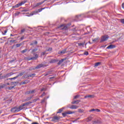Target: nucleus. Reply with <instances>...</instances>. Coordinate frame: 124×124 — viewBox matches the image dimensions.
Returning <instances> with one entry per match:
<instances>
[{"label":"nucleus","instance_id":"49","mask_svg":"<svg viewBox=\"0 0 124 124\" xmlns=\"http://www.w3.org/2000/svg\"><path fill=\"white\" fill-rule=\"evenodd\" d=\"M4 33H3V34L4 35H5V33H6V32H7V31L5 30L4 31Z\"/></svg>","mask_w":124,"mask_h":124},{"label":"nucleus","instance_id":"61","mask_svg":"<svg viewBox=\"0 0 124 124\" xmlns=\"http://www.w3.org/2000/svg\"><path fill=\"white\" fill-rule=\"evenodd\" d=\"M10 36H14V35H13V34H10Z\"/></svg>","mask_w":124,"mask_h":124},{"label":"nucleus","instance_id":"37","mask_svg":"<svg viewBox=\"0 0 124 124\" xmlns=\"http://www.w3.org/2000/svg\"><path fill=\"white\" fill-rule=\"evenodd\" d=\"M37 51V48H34L32 50V53H34L35 52H36Z\"/></svg>","mask_w":124,"mask_h":124},{"label":"nucleus","instance_id":"57","mask_svg":"<svg viewBox=\"0 0 124 124\" xmlns=\"http://www.w3.org/2000/svg\"><path fill=\"white\" fill-rule=\"evenodd\" d=\"M24 31H25V29L21 30V32H24Z\"/></svg>","mask_w":124,"mask_h":124},{"label":"nucleus","instance_id":"54","mask_svg":"<svg viewBox=\"0 0 124 124\" xmlns=\"http://www.w3.org/2000/svg\"><path fill=\"white\" fill-rule=\"evenodd\" d=\"M44 90H45V89L44 88H42L41 89V92H43V91H44Z\"/></svg>","mask_w":124,"mask_h":124},{"label":"nucleus","instance_id":"31","mask_svg":"<svg viewBox=\"0 0 124 124\" xmlns=\"http://www.w3.org/2000/svg\"><path fill=\"white\" fill-rule=\"evenodd\" d=\"M37 100H39V98H38L37 99H34L32 101V103H33V102H36V101H37Z\"/></svg>","mask_w":124,"mask_h":124},{"label":"nucleus","instance_id":"40","mask_svg":"<svg viewBox=\"0 0 124 124\" xmlns=\"http://www.w3.org/2000/svg\"><path fill=\"white\" fill-rule=\"evenodd\" d=\"M78 112H80V113H83V112H84V110H82L81 109H78Z\"/></svg>","mask_w":124,"mask_h":124},{"label":"nucleus","instance_id":"56","mask_svg":"<svg viewBox=\"0 0 124 124\" xmlns=\"http://www.w3.org/2000/svg\"><path fill=\"white\" fill-rule=\"evenodd\" d=\"M7 80H13V78H7Z\"/></svg>","mask_w":124,"mask_h":124},{"label":"nucleus","instance_id":"9","mask_svg":"<svg viewBox=\"0 0 124 124\" xmlns=\"http://www.w3.org/2000/svg\"><path fill=\"white\" fill-rule=\"evenodd\" d=\"M12 75H13V74L11 73H8L4 75V78H8V77H10V76H12Z\"/></svg>","mask_w":124,"mask_h":124},{"label":"nucleus","instance_id":"4","mask_svg":"<svg viewBox=\"0 0 124 124\" xmlns=\"http://www.w3.org/2000/svg\"><path fill=\"white\" fill-rule=\"evenodd\" d=\"M45 1H43L42 2L37 3L36 4L34 5V7H37L39 6L40 5H41V4H43V3H44Z\"/></svg>","mask_w":124,"mask_h":124},{"label":"nucleus","instance_id":"3","mask_svg":"<svg viewBox=\"0 0 124 124\" xmlns=\"http://www.w3.org/2000/svg\"><path fill=\"white\" fill-rule=\"evenodd\" d=\"M109 38L108 35L103 36L102 37L101 39V42H103L104 41H106Z\"/></svg>","mask_w":124,"mask_h":124},{"label":"nucleus","instance_id":"6","mask_svg":"<svg viewBox=\"0 0 124 124\" xmlns=\"http://www.w3.org/2000/svg\"><path fill=\"white\" fill-rule=\"evenodd\" d=\"M59 29H60V30H66L67 27L64 25H62L59 27Z\"/></svg>","mask_w":124,"mask_h":124},{"label":"nucleus","instance_id":"62","mask_svg":"<svg viewBox=\"0 0 124 124\" xmlns=\"http://www.w3.org/2000/svg\"><path fill=\"white\" fill-rule=\"evenodd\" d=\"M52 50V48H49V49H48V51H51Z\"/></svg>","mask_w":124,"mask_h":124},{"label":"nucleus","instance_id":"33","mask_svg":"<svg viewBox=\"0 0 124 124\" xmlns=\"http://www.w3.org/2000/svg\"><path fill=\"white\" fill-rule=\"evenodd\" d=\"M5 87V84H3L2 85H0V89H3Z\"/></svg>","mask_w":124,"mask_h":124},{"label":"nucleus","instance_id":"32","mask_svg":"<svg viewBox=\"0 0 124 124\" xmlns=\"http://www.w3.org/2000/svg\"><path fill=\"white\" fill-rule=\"evenodd\" d=\"M62 115L63 117H65L66 116V115H67V113L66 112L62 113Z\"/></svg>","mask_w":124,"mask_h":124},{"label":"nucleus","instance_id":"50","mask_svg":"<svg viewBox=\"0 0 124 124\" xmlns=\"http://www.w3.org/2000/svg\"><path fill=\"white\" fill-rule=\"evenodd\" d=\"M24 36H22V37H21L20 38V39H21V40H23L24 39Z\"/></svg>","mask_w":124,"mask_h":124},{"label":"nucleus","instance_id":"8","mask_svg":"<svg viewBox=\"0 0 124 124\" xmlns=\"http://www.w3.org/2000/svg\"><path fill=\"white\" fill-rule=\"evenodd\" d=\"M35 90H31V91L26 92L25 94H31V93H35Z\"/></svg>","mask_w":124,"mask_h":124},{"label":"nucleus","instance_id":"59","mask_svg":"<svg viewBox=\"0 0 124 124\" xmlns=\"http://www.w3.org/2000/svg\"><path fill=\"white\" fill-rule=\"evenodd\" d=\"M79 17H80V16H76V17H77V18H79Z\"/></svg>","mask_w":124,"mask_h":124},{"label":"nucleus","instance_id":"19","mask_svg":"<svg viewBox=\"0 0 124 124\" xmlns=\"http://www.w3.org/2000/svg\"><path fill=\"white\" fill-rule=\"evenodd\" d=\"M26 81H24L20 82V85H25V84H28V82L27 81V80Z\"/></svg>","mask_w":124,"mask_h":124},{"label":"nucleus","instance_id":"64","mask_svg":"<svg viewBox=\"0 0 124 124\" xmlns=\"http://www.w3.org/2000/svg\"><path fill=\"white\" fill-rule=\"evenodd\" d=\"M12 101V100H10L7 101H9V102H11Z\"/></svg>","mask_w":124,"mask_h":124},{"label":"nucleus","instance_id":"51","mask_svg":"<svg viewBox=\"0 0 124 124\" xmlns=\"http://www.w3.org/2000/svg\"><path fill=\"white\" fill-rule=\"evenodd\" d=\"M64 61H65L64 59H62L61 60V61H62V62H64Z\"/></svg>","mask_w":124,"mask_h":124},{"label":"nucleus","instance_id":"39","mask_svg":"<svg viewBox=\"0 0 124 124\" xmlns=\"http://www.w3.org/2000/svg\"><path fill=\"white\" fill-rule=\"evenodd\" d=\"M26 2V1H22L20 4H21V5H23V4H25V3Z\"/></svg>","mask_w":124,"mask_h":124},{"label":"nucleus","instance_id":"41","mask_svg":"<svg viewBox=\"0 0 124 124\" xmlns=\"http://www.w3.org/2000/svg\"><path fill=\"white\" fill-rule=\"evenodd\" d=\"M62 62L61 61V60H60L58 63V64L60 65V64H62Z\"/></svg>","mask_w":124,"mask_h":124},{"label":"nucleus","instance_id":"27","mask_svg":"<svg viewBox=\"0 0 124 124\" xmlns=\"http://www.w3.org/2000/svg\"><path fill=\"white\" fill-rule=\"evenodd\" d=\"M56 62H57V60L53 59V60H51L50 62V63H53Z\"/></svg>","mask_w":124,"mask_h":124},{"label":"nucleus","instance_id":"42","mask_svg":"<svg viewBox=\"0 0 124 124\" xmlns=\"http://www.w3.org/2000/svg\"><path fill=\"white\" fill-rule=\"evenodd\" d=\"M93 124H98V121L93 122Z\"/></svg>","mask_w":124,"mask_h":124},{"label":"nucleus","instance_id":"35","mask_svg":"<svg viewBox=\"0 0 124 124\" xmlns=\"http://www.w3.org/2000/svg\"><path fill=\"white\" fill-rule=\"evenodd\" d=\"M43 9H45V8H43L39 9H38L39 12H41V11H42L43 10Z\"/></svg>","mask_w":124,"mask_h":124},{"label":"nucleus","instance_id":"28","mask_svg":"<svg viewBox=\"0 0 124 124\" xmlns=\"http://www.w3.org/2000/svg\"><path fill=\"white\" fill-rule=\"evenodd\" d=\"M22 45H23V43L17 44H16V47H20V46H22Z\"/></svg>","mask_w":124,"mask_h":124},{"label":"nucleus","instance_id":"25","mask_svg":"<svg viewBox=\"0 0 124 124\" xmlns=\"http://www.w3.org/2000/svg\"><path fill=\"white\" fill-rule=\"evenodd\" d=\"M31 103H32V102H28L25 103V105H26V106H28V105H30V104H31Z\"/></svg>","mask_w":124,"mask_h":124},{"label":"nucleus","instance_id":"53","mask_svg":"<svg viewBox=\"0 0 124 124\" xmlns=\"http://www.w3.org/2000/svg\"><path fill=\"white\" fill-rule=\"evenodd\" d=\"M10 42H12V43L15 42V40H11L10 41Z\"/></svg>","mask_w":124,"mask_h":124},{"label":"nucleus","instance_id":"26","mask_svg":"<svg viewBox=\"0 0 124 124\" xmlns=\"http://www.w3.org/2000/svg\"><path fill=\"white\" fill-rule=\"evenodd\" d=\"M24 73L23 72L20 73L17 76H18V77H21V76H23Z\"/></svg>","mask_w":124,"mask_h":124},{"label":"nucleus","instance_id":"18","mask_svg":"<svg viewBox=\"0 0 124 124\" xmlns=\"http://www.w3.org/2000/svg\"><path fill=\"white\" fill-rule=\"evenodd\" d=\"M93 120V117H89L86 119V122H90Z\"/></svg>","mask_w":124,"mask_h":124},{"label":"nucleus","instance_id":"63","mask_svg":"<svg viewBox=\"0 0 124 124\" xmlns=\"http://www.w3.org/2000/svg\"><path fill=\"white\" fill-rule=\"evenodd\" d=\"M6 85H7L8 86H9L10 84L9 83H7Z\"/></svg>","mask_w":124,"mask_h":124},{"label":"nucleus","instance_id":"30","mask_svg":"<svg viewBox=\"0 0 124 124\" xmlns=\"http://www.w3.org/2000/svg\"><path fill=\"white\" fill-rule=\"evenodd\" d=\"M36 68L34 67H31L29 68V70H34Z\"/></svg>","mask_w":124,"mask_h":124},{"label":"nucleus","instance_id":"14","mask_svg":"<svg viewBox=\"0 0 124 124\" xmlns=\"http://www.w3.org/2000/svg\"><path fill=\"white\" fill-rule=\"evenodd\" d=\"M34 76H35V74H32L31 75H30L29 76H27L26 78H30V77H34Z\"/></svg>","mask_w":124,"mask_h":124},{"label":"nucleus","instance_id":"55","mask_svg":"<svg viewBox=\"0 0 124 124\" xmlns=\"http://www.w3.org/2000/svg\"><path fill=\"white\" fill-rule=\"evenodd\" d=\"M34 42V44H37V41L33 42Z\"/></svg>","mask_w":124,"mask_h":124},{"label":"nucleus","instance_id":"34","mask_svg":"<svg viewBox=\"0 0 124 124\" xmlns=\"http://www.w3.org/2000/svg\"><path fill=\"white\" fill-rule=\"evenodd\" d=\"M27 51H28V49H24L23 50H22L21 51V53H26V52H27Z\"/></svg>","mask_w":124,"mask_h":124},{"label":"nucleus","instance_id":"21","mask_svg":"<svg viewBox=\"0 0 124 124\" xmlns=\"http://www.w3.org/2000/svg\"><path fill=\"white\" fill-rule=\"evenodd\" d=\"M66 112H67V114H74V113H75V111H68Z\"/></svg>","mask_w":124,"mask_h":124},{"label":"nucleus","instance_id":"45","mask_svg":"<svg viewBox=\"0 0 124 124\" xmlns=\"http://www.w3.org/2000/svg\"><path fill=\"white\" fill-rule=\"evenodd\" d=\"M93 111H95V109L93 108L92 109H91L89 112H93Z\"/></svg>","mask_w":124,"mask_h":124},{"label":"nucleus","instance_id":"43","mask_svg":"<svg viewBox=\"0 0 124 124\" xmlns=\"http://www.w3.org/2000/svg\"><path fill=\"white\" fill-rule=\"evenodd\" d=\"M14 86H10L9 87V90H12V89H14Z\"/></svg>","mask_w":124,"mask_h":124},{"label":"nucleus","instance_id":"24","mask_svg":"<svg viewBox=\"0 0 124 124\" xmlns=\"http://www.w3.org/2000/svg\"><path fill=\"white\" fill-rule=\"evenodd\" d=\"M32 96H30L29 97H27L26 99H25V101H29V100H31V99Z\"/></svg>","mask_w":124,"mask_h":124},{"label":"nucleus","instance_id":"48","mask_svg":"<svg viewBox=\"0 0 124 124\" xmlns=\"http://www.w3.org/2000/svg\"><path fill=\"white\" fill-rule=\"evenodd\" d=\"M30 45L31 46H32L34 45V43L33 42H32L31 44H30Z\"/></svg>","mask_w":124,"mask_h":124},{"label":"nucleus","instance_id":"36","mask_svg":"<svg viewBox=\"0 0 124 124\" xmlns=\"http://www.w3.org/2000/svg\"><path fill=\"white\" fill-rule=\"evenodd\" d=\"M84 55H85L86 56H88V55H89V52L88 51L84 52Z\"/></svg>","mask_w":124,"mask_h":124},{"label":"nucleus","instance_id":"1","mask_svg":"<svg viewBox=\"0 0 124 124\" xmlns=\"http://www.w3.org/2000/svg\"><path fill=\"white\" fill-rule=\"evenodd\" d=\"M21 108L19 107H16L15 108H13L11 109V112H13V113H18V112H19V111H21Z\"/></svg>","mask_w":124,"mask_h":124},{"label":"nucleus","instance_id":"11","mask_svg":"<svg viewBox=\"0 0 124 124\" xmlns=\"http://www.w3.org/2000/svg\"><path fill=\"white\" fill-rule=\"evenodd\" d=\"M79 107L76 105H72L70 107V109H77Z\"/></svg>","mask_w":124,"mask_h":124},{"label":"nucleus","instance_id":"13","mask_svg":"<svg viewBox=\"0 0 124 124\" xmlns=\"http://www.w3.org/2000/svg\"><path fill=\"white\" fill-rule=\"evenodd\" d=\"M44 65L42 64H40L38 65L37 66L35 67L36 69H38V68H41V67H43Z\"/></svg>","mask_w":124,"mask_h":124},{"label":"nucleus","instance_id":"20","mask_svg":"<svg viewBox=\"0 0 124 124\" xmlns=\"http://www.w3.org/2000/svg\"><path fill=\"white\" fill-rule=\"evenodd\" d=\"M98 39H99V38H96L93 40V42H98Z\"/></svg>","mask_w":124,"mask_h":124},{"label":"nucleus","instance_id":"12","mask_svg":"<svg viewBox=\"0 0 124 124\" xmlns=\"http://www.w3.org/2000/svg\"><path fill=\"white\" fill-rule=\"evenodd\" d=\"M21 6V3H19L18 4H17L16 5L14 6L13 7V8H17V7H19V6Z\"/></svg>","mask_w":124,"mask_h":124},{"label":"nucleus","instance_id":"10","mask_svg":"<svg viewBox=\"0 0 124 124\" xmlns=\"http://www.w3.org/2000/svg\"><path fill=\"white\" fill-rule=\"evenodd\" d=\"M115 47H116V46L112 45H110L107 47V49H114Z\"/></svg>","mask_w":124,"mask_h":124},{"label":"nucleus","instance_id":"29","mask_svg":"<svg viewBox=\"0 0 124 124\" xmlns=\"http://www.w3.org/2000/svg\"><path fill=\"white\" fill-rule=\"evenodd\" d=\"M93 96L92 95H87L85 96H84L85 98H87L88 97H92Z\"/></svg>","mask_w":124,"mask_h":124},{"label":"nucleus","instance_id":"38","mask_svg":"<svg viewBox=\"0 0 124 124\" xmlns=\"http://www.w3.org/2000/svg\"><path fill=\"white\" fill-rule=\"evenodd\" d=\"M78 97H79V95H77L74 96V99H76V98H78Z\"/></svg>","mask_w":124,"mask_h":124},{"label":"nucleus","instance_id":"44","mask_svg":"<svg viewBox=\"0 0 124 124\" xmlns=\"http://www.w3.org/2000/svg\"><path fill=\"white\" fill-rule=\"evenodd\" d=\"M45 95V93H44L40 96V97H43Z\"/></svg>","mask_w":124,"mask_h":124},{"label":"nucleus","instance_id":"5","mask_svg":"<svg viewBox=\"0 0 124 124\" xmlns=\"http://www.w3.org/2000/svg\"><path fill=\"white\" fill-rule=\"evenodd\" d=\"M38 58V55L37 54H34V56L31 58H30L29 59H28V61H31V60H36Z\"/></svg>","mask_w":124,"mask_h":124},{"label":"nucleus","instance_id":"23","mask_svg":"<svg viewBox=\"0 0 124 124\" xmlns=\"http://www.w3.org/2000/svg\"><path fill=\"white\" fill-rule=\"evenodd\" d=\"M101 64V62H96L95 63L94 66H98V65H100V64Z\"/></svg>","mask_w":124,"mask_h":124},{"label":"nucleus","instance_id":"16","mask_svg":"<svg viewBox=\"0 0 124 124\" xmlns=\"http://www.w3.org/2000/svg\"><path fill=\"white\" fill-rule=\"evenodd\" d=\"M25 106H26V104H23L22 105H21V106H19L21 110H22L24 108V107H25Z\"/></svg>","mask_w":124,"mask_h":124},{"label":"nucleus","instance_id":"47","mask_svg":"<svg viewBox=\"0 0 124 124\" xmlns=\"http://www.w3.org/2000/svg\"><path fill=\"white\" fill-rule=\"evenodd\" d=\"M95 111H96V112H100V110L99 109H95Z\"/></svg>","mask_w":124,"mask_h":124},{"label":"nucleus","instance_id":"52","mask_svg":"<svg viewBox=\"0 0 124 124\" xmlns=\"http://www.w3.org/2000/svg\"><path fill=\"white\" fill-rule=\"evenodd\" d=\"M31 124H39L37 122H34V123H31Z\"/></svg>","mask_w":124,"mask_h":124},{"label":"nucleus","instance_id":"60","mask_svg":"<svg viewBox=\"0 0 124 124\" xmlns=\"http://www.w3.org/2000/svg\"><path fill=\"white\" fill-rule=\"evenodd\" d=\"M54 78V77L49 78V79H53Z\"/></svg>","mask_w":124,"mask_h":124},{"label":"nucleus","instance_id":"7","mask_svg":"<svg viewBox=\"0 0 124 124\" xmlns=\"http://www.w3.org/2000/svg\"><path fill=\"white\" fill-rule=\"evenodd\" d=\"M65 53H66V49H64L62 51H59L58 52V54L59 55H63V54H65Z\"/></svg>","mask_w":124,"mask_h":124},{"label":"nucleus","instance_id":"58","mask_svg":"<svg viewBox=\"0 0 124 124\" xmlns=\"http://www.w3.org/2000/svg\"><path fill=\"white\" fill-rule=\"evenodd\" d=\"M42 55H45V52H42Z\"/></svg>","mask_w":124,"mask_h":124},{"label":"nucleus","instance_id":"46","mask_svg":"<svg viewBox=\"0 0 124 124\" xmlns=\"http://www.w3.org/2000/svg\"><path fill=\"white\" fill-rule=\"evenodd\" d=\"M18 78V76H16L14 78H12L13 80H15V79H17Z\"/></svg>","mask_w":124,"mask_h":124},{"label":"nucleus","instance_id":"15","mask_svg":"<svg viewBox=\"0 0 124 124\" xmlns=\"http://www.w3.org/2000/svg\"><path fill=\"white\" fill-rule=\"evenodd\" d=\"M80 102V101L77 100V101H74L72 102V104H78Z\"/></svg>","mask_w":124,"mask_h":124},{"label":"nucleus","instance_id":"17","mask_svg":"<svg viewBox=\"0 0 124 124\" xmlns=\"http://www.w3.org/2000/svg\"><path fill=\"white\" fill-rule=\"evenodd\" d=\"M63 109H64V108H62L59 109L58 111H57V113L59 114L61 112H62V111L63 110Z\"/></svg>","mask_w":124,"mask_h":124},{"label":"nucleus","instance_id":"22","mask_svg":"<svg viewBox=\"0 0 124 124\" xmlns=\"http://www.w3.org/2000/svg\"><path fill=\"white\" fill-rule=\"evenodd\" d=\"M78 46H84V45H85V42L78 43Z\"/></svg>","mask_w":124,"mask_h":124},{"label":"nucleus","instance_id":"2","mask_svg":"<svg viewBox=\"0 0 124 124\" xmlns=\"http://www.w3.org/2000/svg\"><path fill=\"white\" fill-rule=\"evenodd\" d=\"M61 117L54 116L52 119L51 120L52 122H54V123H58L59 122V120L61 119Z\"/></svg>","mask_w":124,"mask_h":124}]
</instances>
